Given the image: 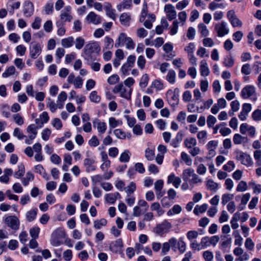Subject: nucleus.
<instances>
[{"mask_svg": "<svg viewBox=\"0 0 261 261\" xmlns=\"http://www.w3.org/2000/svg\"><path fill=\"white\" fill-rule=\"evenodd\" d=\"M18 170L14 174V176L17 178H19L22 176L25 172L24 166L22 164H19L18 166Z\"/></svg>", "mask_w": 261, "mask_h": 261, "instance_id": "nucleus-42", "label": "nucleus"}, {"mask_svg": "<svg viewBox=\"0 0 261 261\" xmlns=\"http://www.w3.org/2000/svg\"><path fill=\"white\" fill-rule=\"evenodd\" d=\"M86 20L89 23L98 24L101 23V17L93 12H90L86 18Z\"/></svg>", "mask_w": 261, "mask_h": 261, "instance_id": "nucleus-15", "label": "nucleus"}, {"mask_svg": "<svg viewBox=\"0 0 261 261\" xmlns=\"http://www.w3.org/2000/svg\"><path fill=\"white\" fill-rule=\"evenodd\" d=\"M234 195L232 194H224L222 196V203L223 205L226 204L230 200L233 198Z\"/></svg>", "mask_w": 261, "mask_h": 261, "instance_id": "nucleus-59", "label": "nucleus"}, {"mask_svg": "<svg viewBox=\"0 0 261 261\" xmlns=\"http://www.w3.org/2000/svg\"><path fill=\"white\" fill-rule=\"evenodd\" d=\"M54 3L51 2H49L44 6L43 9L45 11V14L48 15L51 14L53 12Z\"/></svg>", "mask_w": 261, "mask_h": 261, "instance_id": "nucleus-51", "label": "nucleus"}, {"mask_svg": "<svg viewBox=\"0 0 261 261\" xmlns=\"http://www.w3.org/2000/svg\"><path fill=\"white\" fill-rule=\"evenodd\" d=\"M198 32L201 34L202 36L206 37L209 34V31L207 27L203 23H200L198 25Z\"/></svg>", "mask_w": 261, "mask_h": 261, "instance_id": "nucleus-41", "label": "nucleus"}, {"mask_svg": "<svg viewBox=\"0 0 261 261\" xmlns=\"http://www.w3.org/2000/svg\"><path fill=\"white\" fill-rule=\"evenodd\" d=\"M149 80V76L147 74H144L140 79L139 86L142 88L147 87Z\"/></svg>", "mask_w": 261, "mask_h": 261, "instance_id": "nucleus-39", "label": "nucleus"}, {"mask_svg": "<svg viewBox=\"0 0 261 261\" xmlns=\"http://www.w3.org/2000/svg\"><path fill=\"white\" fill-rule=\"evenodd\" d=\"M150 209L151 211H156L159 216L162 215L164 213L159 202L153 203L150 206Z\"/></svg>", "mask_w": 261, "mask_h": 261, "instance_id": "nucleus-45", "label": "nucleus"}, {"mask_svg": "<svg viewBox=\"0 0 261 261\" xmlns=\"http://www.w3.org/2000/svg\"><path fill=\"white\" fill-rule=\"evenodd\" d=\"M109 125L111 128H115L117 126L121 125L122 124L121 120H117L114 117H110L109 119Z\"/></svg>", "mask_w": 261, "mask_h": 261, "instance_id": "nucleus-48", "label": "nucleus"}, {"mask_svg": "<svg viewBox=\"0 0 261 261\" xmlns=\"http://www.w3.org/2000/svg\"><path fill=\"white\" fill-rule=\"evenodd\" d=\"M42 45L39 42L33 41L29 47L30 56L34 59H37L42 52Z\"/></svg>", "mask_w": 261, "mask_h": 261, "instance_id": "nucleus-5", "label": "nucleus"}, {"mask_svg": "<svg viewBox=\"0 0 261 261\" xmlns=\"http://www.w3.org/2000/svg\"><path fill=\"white\" fill-rule=\"evenodd\" d=\"M107 223V221L103 218L99 220H95L94 222V227L97 229H99L102 226H106Z\"/></svg>", "mask_w": 261, "mask_h": 261, "instance_id": "nucleus-49", "label": "nucleus"}, {"mask_svg": "<svg viewBox=\"0 0 261 261\" xmlns=\"http://www.w3.org/2000/svg\"><path fill=\"white\" fill-rule=\"evenodd\" d=\"M181 182V179L176 176L174 173L170 174L167 179V183L168 184H172L175 188H178Z\"/></svg>", "mask_w": 261, "mask_h": 261, "instance_id": "nucleus-21", "label": "nucleus"}, {"mask_svg": "<svg viewBox=\"0 0 261 261\" xmlns=\"http://www.w3.org/2000/svg\"><path fill=\"white\" fill-rule=\"evenodd\" d=\"M182 134L178 132L175 139H173L170 144L174 148L178 147L179 143L182 141Z\"/></svg>", "mask_w": 261, "mask_h": 261, "instance_id": "nucleus-37", "label": "nucleus"}, {"mask_svg": "<svg viewBox=\"0 0 261 261\" xmlns=\"http://www.w3.org/2000/svg\"><path fill=\"white\" fill-rule=\"evenodd\" d=\"M90 100L94 103H98L100 101V96L98 95L96 91H92L89 95Z\"/></svg>", "mask_w": 261, "mask_h": 261, "instance_id": "nucleus-50", "label": "nucleus"}, {"mask_svg": "<svg viewBox=\"0 0 261 261\" xmlns=\"http://www.w3.org/2000/svg\"><path fill=\"white\" fill-rule=\"evenodd\" d=\"M177 245L179 252L180 253H184L186 250V244L183 240L182 238H180L178 240Z\"/></svg>", "mask_w": 261, "mask_h": 261, "instance_id": "nucleus-43", "label": "nucleus"}, {"mask_svg": "<svg viewBox=\"0 0 261 261\" xmlns=\"http://www.w3.org/2000/svg\"><path fill=\"white\" fill-rule=\"evenodd\" d=\"M202 256L205 261H212L214 258L213 252L209 250L204 251Z\"/></svg>", "mask_w": 261, "mask_h": 261, "instance_id": "nucleus-64", "label": "nucleus"}, {"mask_svg": "<svg viewBox=\"0 0 261 261\" xmlns=\"http://www.w3.org/2000/svg\"><path fill=\"white\" fill-rule=\"evenodd\" d=\"M176 73L172 70H169L166 76L167 80L171 84H174L175 82Z\"/></svg>", "mask_w": 261, "mask_h": 261, "instance_id": "nucleus-44", "label": "nucleus"}, {"mask_svg": "<svg viewBox=\"0 0 261 261\" xmlns=\"http://www.w3.org/2000/svg\"><path fill=\"white\" fill-rule=\"evenodd\" d=\"M73 42L74 40L72 37H69L61 40V44L65 48H69L72 46Z\"/></svg>", "mask_w": 261, "mask_h": 261, "instance_id": "nucleus-36", "label": "nucleus"}, {"mask_svg": "<svg viewBox=\"0 0 261 261\" xmlns=\"http://www.w3.org/2000/svg\"><path fill=\"white\" fill-rule=\"evenodd\" d=\"M164 11L167 14V18L169 21L175 19L176 17V12L174 7L171 4H167L164 7Z\"/></svg>", "mask_w": 261, "mask_h": 261, "instance_id": "nucleus-13", "label": "nucleus"}, {"mask_svg": "<svg viewBox=\"0 0 261 261\" xmlns=\"http://www.w3.org/2000/svg\"><path fill=\"white\" fill-rule=\"evenodd\" d=\"M136 189V184L134 182H131L126 188V193L127 194V197L130 196V195L135 192Z\"/></svg>", "mask_w": 261, "mask_h": 261, "instance_id": "nucleus-57", "label": "nucleus"}, {"mask_svg": "<svg viewBox=\"0 0 261 261\" xmlns=\"http://www.w3.org/2000/svg\"><path fill=\"white\" fill-rule=\"evenodd\" d=\"M164 181L162 179H159L156 180L154 183V189L156 193V197L158 199H160L162 197L164 193L162 192V190L163 188Z\"/></svg>", "mask_w": 261, "mask_h": 261, "instance_id": "nucleus-19", "label": "nucleus"}, {"mask_svg": "<svg viewBox=\"0 0 261 261\" xmlns=\"http://www.w3.org/2000/svg\"><path fill=\"white\" fill-rule=\"evenodd\" d=\"M255 91L254 86L251 85L246 86L242 90L241 96L244 99L248 98L252 96Z\"/></svg>", "mask_w": 261, "mask_h": 261, "instance_id": "nucleus-17", "label": "nucleus"}, {"mask_svg": "<svg viewBox=\"0 0 261 261\" xmlns=\"http://www.w3.org/2000/svg\"><path fill=\"white\" fill-rule=\"evenodd\" d=\"M57 27L58 28L57 30V34L60 36L64 35L66 32V30L64 27V24L62 22L57 21L56 23Z\"/></svg>", "mask_w": 261, "mask_h": 261, "instance_id": "nucleus-47", "label": "nucleus"}, {"mask_svg": "<svg viewBox=\"0 0 261 261\" xmlns=\"http://www.w3.org/2000/svg\"><path fill=\"white\" fill-rule=\"evenodd\" d=\"M147 19L143 21V24L147 29H150L152 27V22L155 21V16L153 14H150L147 16Z\"/></svg>", "mask_w": 261, "mask_h": 261, "instance_id": "nucleus-27", "label": "nucleus"}, {"mask_svg": "<svg viewBox=\"0 0 261 261\" xmlns=\"http://www.w3.org/2000/svg\"><path fill=\"white\" fill-rule=\"evenodd\" d=\"M193 174H194V170L191 168H188L183 171L181 176L183 180L187 182L190 180V177H192Z\"/></svg>", "mask_w": 261, "mask_h": 261, "instance_id": "nucleus-30", "label": "nucleus"}, {"mask_svg": "<svg viewBox=\"0 0 261 261\" xmlns=\"http://www.w3.org/2000/svg\"><path fill=\"white\" fill-rule=\"evenodd\" d=\"M128 37L126 36V34L124 33H121L117 40L116 41V43L115 44V47H119L120 46H122L123 45L126 43V39Z\"/></svg>", "mask_w": 261, "mask_h": 261, "instance_id": "nucleus-26", "label": "nucleus"}, {"mask_svg": "<svg viewBox=\"0 0 261 261\" xmlns=\"http://www.w3.org/2000/svg\"><path fill=\"white\" fill-rule=\"evenodd\" d=\"M145 158L148 161H152L154 158V151L149 148L145 150Z\"/></svg>", "mask_w": 261, "mask_h": 261, "instance_id": "nucleus-60", "label": "nucleus"}, {"mask_svg": "<svg viewBox=\"0 0 261 261\" xmlns=\"http://www.w3.org/2000/svg\"><path fill=\"white\" fill-rule=\"evenodd\" d=\"M178 92L179 90L177 88L174 91L169 90L167 92V97L170 105L175 107L178 104Z\"/></svg>", "mask_w": 261, "mask_h": 261, "instance_id": "nucleus-6", "label": "nucleus"}, {"mask_svg": "<svg viewBox=\"0 0 261 261\" xmlns=\"http://www.w3.org/2000/svg\"><path fill=\"white\" fill-rule=\"evenodd\" d=\"M236 159L241 162V164L246 166H250L253 162L251 156L246 153L240 150H237L235 152Z\"/></svg>", "mask_w": 261, "mask_h": 261, "instance_id": "nucleus-4", "label": "nucleus"}, {"mask_svg": "<svg viewBox=\"0 0 261 261\" xmlns=\"http://www.w3.org/2000/svg\"><path fill=\"white\" fill-rule=\"evenodd\" d=\"M65 53V49L63 48H58L56 51V57L57 58V62L59 63L61 59L64 56Z\"/></svg>", "mask_w": 261, "mask_h": 261, "instance_id": "nucleus-52", "label": "nucleus"}, {"mask_svg": "<svg viewBox=\"0 0 261 261\" xmlns=\"http://www.w3.org/2000/svg\"><path fill=\"white\" fill-rule=\"evenodd\" d=\"M247 140L248 139L247 137H243L239 134H236L233 137V142L237 145L247 142Z\"/></svg>", "mask_w": 261, "mask_h": 261, "instance_id": "nucleus-28", "label": "nucleus"}, {"mask_svg": "<svg viewBox=\"0 0 261 261\" xmlns=\"http://www.w3.org/2000/svg\"><path fill=\"white\" fill-rule=\"evenodd\" d=\"M6 224L12 229L16 230L19 228L20 222L19 219L15 216L7 217L5 219Z\"/></svg>", "mask_w": 261, "mask_h": 261, "instance_id": "nucleus-7", "label": "nucleus"}, {"mask_svg": "<svg viewBox=\"0 0 261 261\" xmlns=\"http://www.w3.org/2000/svg\"><path fill=\"white\" fill-rule=\"evenodd\" d=\"M197 137L200 143H204L207 137V133L205 130L199 132Z\"/></svg>", "mask_w": 261, "mask_h": 261, "instance_id": "nucleus-54", "label": "nucleus"}, {"mask_svg": "<svg viewBox=\"0 0 261 261\" xmlns=\"http://www.w3.org/2000/svg\"><path fill=\"white\" fill-rule=\"evenodd\" d=\"M123 244L121 239L111 243L109 246L110 250L114 253L122 254Z\"/></svg>", "mask_w": 261, "mask_h": 261, "instance_id": "nucleus-10", "label": "nucleus"}, {"mask_svg": "<svg viewBox=\"0 0 261 261\" xmlns=\"http://www.w3.org/2000/svg\"><path fill=\"white\" fill-rule=\"evenodd\" d=\"M34 11L33 4L30 1H26L24 3L23 6V12L25 16L30 17L33 15Z\"/></svg>", "mask_w": 261, "mask_h": 261, "instance_id": "nucleus-14", "label": "nucleus"}, {"mask_svg": "<svg viewBox=\"0 0 261 261\" xmlns=\"http://www.w3.org/2000/svg\"><path fill=\"white\" fill-rule=\"evenodd\" d=\"M93 126L96 127L99 135L105 133L107 130V124L104 122H101L98 119H95L93 122Z\"/></svg>", "mask_w": 261, "mask_h": 261, "instance_id": "nucleus-18", "label": "nucleus"}, {"mask_svg": "<svg viewBox=\"0 0 261 261\" xmlns=\"http://www.w3.org/2000/svg\"><path fill=\"white\" fill-rule=\"evenodd\" d=\"M100 51V47L96 42L89 43L85 45L84 48V57L86 60H89L91 57V55L94 53Z\"/></svg>", "mask_w": 261, "mask_h": 261, "instance_id": "nucleus-2", "label": "nucleus"}, {"mask_svg": "<svg viewBox=\"0 0 261 261\" xmlns=\"http://www.w3.org/2000/svg\"><path fill=\"white\" fill-rule=\"evenodd\" d=\"M227 17L233 27L240 28L242 27V22L235 15L233 10L229 11L227 13Z\"/></svg>", "mask_w": 261, "mask_h": 261, "instance_id": "nucleus-11", "label": "nucleus"}, {"mask_svg": "<svg viewBox=\"0 0 261 261\" xmlns=\"http://www.w3.org/2000/svg\"><path fill=\"white\" fill-rule=\"evenodd\" d=\"M249 186L251 187L253 190V192L255 194H259L261 193V185L256 184L254 181H251L249 184Z\"/></svg>", "mask_w": 261, "mask_h": 261, "instance_id": "nucleus-61", "label": "nucleus"}, {"mask_svg": "<svg viewBox=\"0 0 261 261\" xmlns=\"http://www.w3.org/2000/svg\"><path fill=\"white\" fill-rule=\"evenodd\" d=\"M181 159L187 165L189 166L192 165V160L187 153L182 152L181 153Z\"/></svg>", "mask_w": 261, "mask_h": 261, "instance_id": "nucleus-46", "label": "nucleus"}, {"mask_svg": "<svg viewBox=\"0 0 261 261\" xmlns=\"http://www.w3.org/2000/svg\"><path fill=\"white\" fill-rule=\"evenodd\" d=\"M132 0H123V2L117 6V9L121 11L122 9H128L132 6Z\"/></svg>", "mask_w": 261, "mask_h": 261, "instance_id": "nucleus-38", "label": "nucleus"}, {"mask_svg": "<svg viewBox=\"0 0 261 261\" xmlns=\"http://www.w3.org/2000/svg\"><path fill=\"white\" fill-rule=\"evenodd\" d=\"M181 210V207L179 204H175L167 212V214L169 216L177 215L180 213Z\"/></svg>", "mask_w": 261, "mask_h": 261, "instance_id": "nucleus-32", "label": "nucleus"}, {"mask_svg": "<svg viewBox=\"0 0 261 261\" xmlns=\"http://www.w3.org/2000/svg\"><path fill=\"white\" fill-rule=\"evenodd\" d=\"M223 64L226 67H231L234 64V61L232 57L231 56L226 57L224 60Z\"/></svg>", "mask_w": 261, "mask_h": 261, "instance_id": "nucleus-63", "label": "nucleus"}, {"mask_svg": "<svg viewBox=\"0 0 261 261\" xmlns=\"http://www.w3.org/2000/svg\"><path fill=\"white\" fill-rule=\"evenodd\" d=\"M184 144L186 148L190 149L197 145V141L194 138H186L184 141Z\"/></svg>", "mask_w": 261, "mask_h": 261, "instance_id": "nucleus-35", "label": "nucleus"}, {"mask_svg": "<svg viewBox=\"0 0 261 261\" xmlns=\"http://www.w3.org/2000/svg\"><path fill=\"white\" fill-rule=\"evenodd\" d=\"M71 7L67 6L61 12L60 15V21L59 22H62L64 24L66 21L70 22L72 19V16L71 15Z\"/></svg>", "mask_w": 261, "mask_h": 261, "instance_id": "nucleus-12", "label": "nucleus"}, {"mask_svg": "<svg viewBox=\"0 0 261 261\" xmlns=\"http://www.w3.org/2000/svg\"><path fill=\"white\" fill-rule=\"evenodd\" d=\"M200 71L202 76H207L210 73V70L207 64L204 60L200 62Z\"/></svg>", "mask_w": 261, "mask_h": 261, "instance_id": "nucleus-25", "label": "nucleus"}, {"mask_svg": "<svg viewBox=\"0 0 261 261\" xmlns=\"http://www.w3.org/2000/svg\"><path fill=\"white\" fill-rule=\"evenodd\" d=\"M206 187L208 190L216 191L218 188V184L210 179L206 181Z\"/></svg>", "mask_w": 261, "mask_h": 261, "instance_id": "nucleus-33", "label": "nucleus"}, {"mask_svg": "<svg viewBox=\"0 0 261 261\" xmlns=\"http://www.w3.org/2000/svg\"><path fill=\"white\" fill-rule=\"evenodd\" d=\"M252 109V105L250 103H245L242 106V111L239 115V118L242 121L245 120L248 114Z\"/></svg>", "mask_w": 261, "mask_h": 261, "instance_id": "nucleus-16", "label": "nucleus"}, {"mask_svg": "<svg viewBox=\"0 0 261 261\" xmlns=\"http://www.w3.org/2000/svg\"><path fill=\"white\" fill-rule=\"evenodd\" d=\"M130 155L131 153L130 151L126 149L120 154L119 160L122 163L128 162Z\"/></svg>", "mask_w": 261, "mask_h": 261, "instance_id": "nucleus-34", "label": "nucleus"}, {"mask_svg": "<svg viewBox=\"0 0 261 261\" xmlns=\"http://www.w3.org/2000/svg\"><path fill=\"white\" fill-rule=\"evenodd\" d=\"M27 131L29 134V138L31 140H33L37 134V127L34 124H31L27 127Z\"/></svg>", "mask_w": 261, "mask_h": 261, "instance_id": "nucleus-22", "label": "nucleus"}, {"mask_svg": "<svg viewBox=\"0 0 261 261\" xmlns=\"http://www.w3.org/2000/svg\"><path fill=\"white\" fill-rule=\"evenodd\" d=\"M207 208V204H203L201 205H196L194 210V213L196 215H198L199 213H203L206 211Z\"/></svg>", "mask_w": 261, "mask_h": 261, "instance_id": "nucleus-40", "label": "nucleus"}, {"mask_svg": "<svg viewBox=\"0 0 261 261\" xmlns=\"http://www.w3.org/2000/svg\"><path fill=\"white\" fill-rule=\"evenodd\" d=\"M172 227L171 224L167 221H164L161 224L156 226L155 228V232L159 235L168 232Z\"/></svg>", "mask_w": 261, "mask_h": 261, "instance_id": "nucleus-8", "label": "nucleus"}, {"mask_svg": "<svg viewBox=\"0 0 261 261\" xmlns=\"http://www.w3.org/2000/svg\"><path fill=\"white\" fill-rule=\"evenodd\" d=\"M85 41L84 38L81 37H79L76 38L75 41V48L78 49H81L84 45Z\"/></svg>", "mask_w": 261, "mask_h": 261, "instance_id": "nucleus-53", "label": "nucleus"}, {"mask_svg": "<svg viewBox=\"0 0 261 261\" xmlns=\"http://www.w3.org/2000/svg\"><path fill=\"white\" fill-rule=\"evenodd\" d=\"M232 242V239L228 235H223L221 236L220 246L223 248H226L229 247Z\"/></svg>", "mask_w": 261, "mask_h": 261, "instance_id": "nucleus-23", "label": "nucleus"}, {"mask_svg": "<svg viewBox=\"0 0 261 261\" xmlns=\"http://www.w3.org/2000/svg\"><path fill=\"white\" fill-rule=\"evenodd\" d=\"M34 179V174L31 172H28L25 177L22 178L21 181L24 186H27L29 185V182L33 181Z\"/></svg>", "mask_w": 261, "mask_h": 261, "instance_id": "nucleus-29", "label": "nucleus"}, {"mask_svg": "<svg viewBox=\"0 0 261 261\" xmlns=\"http://www.w3.org/2000/svg\"><path fill=\"white\" fill-rule=\"evenodd\" d=\"M37 213L38 209L37 208H34L27 212L25 214V218L27 220L30 222L34 221L36 218Z\"/></svg>", "mask_w": 261, "mask_h": 261, "instance_id": "nucleus-24", "label": "nucleus"}, {"mask_svg": "<svg viewBox=\"0 0 261 261\" xmlns=\"http://www.w3.org/2000/svg\"><path fill=\"white\" fill-rule=\"evenodd\" d=\"M114 134L115 136L119 139H125L126 135L124 132H123L121 129H115L114 130Z\"/></svg>", "mask_w": 261, "mask_h": 261, "instance_id": "nucleus-56", "label": "nucleus"}, {"mask_svg": "<svg viewBox=\"0 0 261 261\" xmlns=\"http://www.w3.org/2000/svg\"><path fill=\"white\" fill-rule=\"evenodd\" d=\"M247 189V184L246 181L242 180L238 184L236 190L238 192H244Z\"/></svg>", "mask_w": 261, "mask_h": 261, "instance_id": "nucleus-58", "label": "nucleus"}, {"mask_svg": "<svg viewBox=\"0 0 261 261\" xmlns=\"http://www.w3.org/2000/svg\"><path fill=\"white\" fill-rule=\"evenodd\" d=\"M130 20V16L126 13H122L120 16V21L122 25L128 26Z\"/></svg>", "mask_w": 261, "mask_h": 261, "instance_id": "nucleus-31", "label": "nucleus"}, {"mask_svg": "<svg viewBox=\"0 0 261 261\" xmlns=\"http://www.w3.org/2000/svg\"><path fill=\"white\" fill-rule=\"evenodd\" d=\"M235 168V164L232 161H229L227 163L223 166V169L225 171L230 172Z\"/></svg>", "mask_w": 261, "mask_h": 261, "instance_id": "nucleus-62", "label": "nucleus"}, {"mask_svg": "<svg viewBox=\"0 0 261 261\" xmlns=\"http://www.w3.org/2000/svg\"><path fill=\"white\" fill-rule=\"evenodd\" d=\"M94 164L95 161L92 159L86 158L84 160V165L87 172L94 171L96 169V166Z\"/></svg>", "mask_w": 261, "mask_h": 261, "instance_id": "nucleus-20", "label": "nucleus"}, {"mask_svg": "<svg viewBox=\"0 0 261 261\" xmlns=\"http://www.w3.org/2000/svg\"><path fill=\"white\" fill-rule=\"evenodd\" d=\"M132 89L131 88L127 89L124 87L122 83H120L114 87L113 89L114 93L120 94L121 97L126 99H130L131 98Z\"/></svg>", "mask_w": 261, "mask_h": 261, "instance_id": "nucleus-3", "label": "nucleus"}, {"mask_svg": "<svg viewBox=\"0 0 261 261\" xmlns=\"http://www.w3.org/2000/svg\"><path fill=\"white\" fill-rule=\"evenodd\" d=\"M251 117L254 121H259L261 120V110L256 109L254 111L251 115Z\"/></svg>", "mask_w": 261, "mask_h": 261, "instance_id": "nucleus-55", "label": "nucleus"}, {"mask_svg": "<svg viewBox=\"0 0 261 261\" xmlns=\"http://www.w3.org/2000/svg\"><path fill=\"white\" fill-rule=\"evenodd\" d=\"M65 236V232L63 229L58 228L56 229L51 234L50 239L51 244L55 247L60 246L62 242L61 239Z\"/></svg>", "mask_w": 261, "mask_h": 261, "instance_id": "nucleus-1", "label": "nucleus"}, {"mask_svg": "<svg viewBox=\"0 0 261 261\" xmlns=\"http://www.w3.org/2000/svg\"><path fill=\"white\" fill-rule=\"evenodd\" d=\"M215 30L217 32L218 37H222L229 33V29L227 28V23L224 21L216 24Z\"/></svg>", "mask_w": 261, "mask_h": 261, "instance_id": "nucleus-9", "label": "nucleus"}]
</instances>
